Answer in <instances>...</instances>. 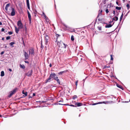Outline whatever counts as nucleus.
Returning a JSON list of instances; mask_svg holds the SVG:
<instances>
[{"label": "nucleus", "mask_w": 130, "mask_h": 130, "mask_svg": "<svg viewBox=\"0 0 130 130\" xmlns=\"http://www.w3.org/2000/svg\"><path fill=\"white\" fill-rule=\"evenodd\" d=\"M56 76V75L55 73H51L49 77L45 80V83H47L50 82L52 78H53L52 79H54Z\"/></svg>", "instance_id": "1"}, {"label": "nucleus", "mask_w": 130, "mask_h": 130, "mask_svg": "<svg viewBox=\"0 0 130 130\" xmlns=\"http://www.w3.org/2000/svg\"><path fill=\"white\" fill-rule=\"evenodd\" d=\"M18 89L17 88H15L13 90L10 91V94L8 96V97L9 98H10L12 95L16 92Z\"/></svg>", "instance_id": "2"}, {"label": "nucleus", "mask_w": 130, "mask_h": 130, "mask_svg": "<svg viewBox=\"0 0 130 130\" xmlns=\"http://www.w3.org/2000/svg\"><path fill=\"white\" fill-rule=\"evenodd\" d=\"M29 54L31 56H34L35 55V52L34 49L32 48H31L28 50Z\"/></svg>", "instance_id": "3"}, {"label": "nucleus", "mask_w": 130, "mask_h": 130, "mask_svg": "<svg viewBox=\"0 0 130 130\" xmlns=\"http://www.w3.org/2000/svg\"><path fill=\"white\" fill-rule=\"evenodd\" d=\"M17 24L19 26V28L22 29L23 28V25L21 20H19L18 21Z\"/></svg>", "instance_id": "4"}, {"label": "nucleus", "mask_w": 130, "mask_h": 130, "mask_svg": "<svg viewBox=\"0 0 130 130\" xmlns=\"http://www.w3.org/2000/svg\"><path fill=\"white\" fill-rule=\"evenodd\" d=\"M32 70L31 69L29 70L27 73H26L25 74L28 77H30L32 75Z\"/></svg>", "instance_id": "5"}, {"label": "nucleus", "mask_w": 130, "mask_h": 130, "mask_svg": "<svg viewBox=\"0 0 130 130\" xmlns=\"http://www.w3.org/2000/svg\"><path fill=\"white\" fill-rule=\"evenodd\" d=\"M28 17L29 19V23L30 24L31 23V16L28 10H27Z\"/></svg>", "instance_id": "6"}, {"label": "nucleus", "mask_w": 130, "mask_h": 130, "mask_svg": "<svg viewBox=\"0 0 130 130\" xmlns=\"http://www.w3.org/2000/svg\"><path fill=\"white\" fill-rule=\"evenodd\" d=\"M108 101H103L102 102H99L98 103H94L92 104V105H94L98 104H106V103H108Z\"/></svg>", "instance_id": "7"}, {"label": "nucleus", "mask_w": 130, "mask_h": 130, "mask_svg": "<svg viewBox=\"0 0 130 130\" xmlns=\"http://www.w3.org/2000/svg\"><path fill=\"white\" fill-rule=\"evenodd\" d=\"M44 37L45 44H46L47 45L48 42V40L49 39V37L48 36H44Z\"/></svg>", "instance_id": "8"}, {"label": "nucleus", "mask_w": 130, "mask_h": 130, "mask_svg": "<svg viewBox=\"0 0 130 130\" xmlns=\"http://www.w3.org/2000/svg\"><path fill=\"white\" fill-rule=\"evenodd\" d=\"M11 15L14 16L15 15V11L14 9L13 8H11Z\"/></svg>", "instance_id": "9"}, {"label": "nucleus", "mask_w": 130, "mask_h": 130, "mask_svg": "<svg viewBox=\"0 0 130 130\" xmlns=\"http://www.w3.org/2000/svg\"><path fill=\"white\" fill-rule=\"evenodd\" d=\"M24 52L25 58L24 59L26 60L28 59L29 58V55L26 52L24 51Z\"/></svg>", "instance_id": "10"}, {"label": "nucleus", "mask_w": 130, "mask_h": 130, "mask_svg": "<svg viewBox=\"0 0 130 130\" xmlns=\"http://www.w3.org/2000/svg\"><path fill=\"white\" fill-rule=\"evenodd\" d=\"M102 10H99V13H98V15L96 19L95 20L94 22V23H95V24L96 23V22L97 21V18H98L100 15H102Z\"/></svg>", "instance_id": "11"}, {"label": "nucleus", "mask_w": 130, "mask_h": 130, "mask_svg": "<svg viewBox=\"0 0 130 130\" xmlns=\"http://www.w3.org/2000/svg\"><path fill=\"white\" fill-rule=\"evenodd\" d=\"M74 102L75 103V104L76 105H77L76 106V107H79L83 105V104L81 103H76L75 102Z\"/></svg>", "instance_id": "12"}, {"label": "nucleus", "mask_w": 130, "mask_h": 130, "mask_svg": "<svg viewBox=\"0 0 130 130\" xmlns=\"http://www.w3.org/2000/svg\"><path fill=\"white\" fill-rule=\"evenodd\" d=\"M114 23L115 22H113L112 24H107V25L105 26V27L106 28H107L111 27L112 26V25L114 24Z\"/></svg>", "instance_id": "13"}, {"label": "nucleus", "mask_w": 130, "mask_h": 130, "mask_svg": "<svg viewBox=\"0 0 130 130\" xmlns=\"http://www.w3.org/2000/svg\"><path fill=\"white\" fill-rule=\"evenodd\" d=\"M26 2L28 8L29 10H30V7L29 3V0H26Z\"/></svg>", "instance_id": "14"}, {"label": "nucleus", "mask_w": 130, "mask_h": 130, "mask_svg": "<svg viewBox=\"0 0 130 130\" xmlns=\"http://www.w3.org/2000/svg\"><path fill=\"white\" fill-rule=\"evenodd\" d=\"M15 28V31L16 33L17 34L18 33L20 29H21V28H19V27L17 28L16 26H14Z\"/></svg>", "instance_id": "15"}, {"label": "nucleus", "mask_w": 130, "mask_h": 130, "mask_svg": "<svg viewBox=\"0 0 130 130\" xmlns=\"http://www.w3.org/2000/svg\"><path fill=\"white\" fill-rule=\"evenodd\" d=\"M22 93L23 94H24L25 95H23V96L25 97L27 95V92L26 91H24V90L22 91Z\"/></svg>", "instance_id": "16"}, {"label": "nucleus", "mask_w": 130, "mask_h": 130, "mask_svg": "<svg viewBox=\"0 0 130 130\" xmlns=\"http://www.w3.org/2000/svg\"><path fill=\"white\" fill-rule=\"evenodd\" d=\"M112 19V21H117L118 20V18L117 16H115Z\"/></svg>", "instance_id": "17"}, {"label": "nucleus", "mask_w": 130, "mask_h": 130, "mask_svg": "<svg viewBox=\"0 0 130 130\" xmlns=\"http://www.w3.org/2000/svg\"><path fill=\"white\" fill-rule=\"evenodd\" d=\"M10 5V4L9 3L8 4L6 5L5 7V9L6 11H7L8 10V8L9 6Z\"/></svg>", "instance_id": "18"}, {"label": "nucleus", "mask_w": 130, "mask_h": 130, "mask_svg": "<svg viewBox=\"0 0 130 130\" xmlns=\"http://www.w3.org/2000/svg\"><path fill=\"white\" fill-rule=\"evenodd\" d=\"M116 86H117V87H118L119 88L122 89L123 90V88L122 87V86H121L120 85H119L118 84H116Z\"/></svg>", "instance_id": "19"}, {"label": "nucleus", "mask_w": 130, "mask_h": 130, "mask_svg": "<svg viewBox=\"0 0 130 130\" xmlns=\"http://www.w3.org/2000/svg\"><path fill=\"white\" fill-rule=\"evenodd\" d=\"M19 66L21 68L23 69H24L25 68V66L23 64L22 65L21 64H20Z\"/></svg>", "instance_id": "20"}, {"label": "nucleus", "mask_w": 130, "mask_h": 130, "mask_svg": "<svg viewBox=\"0 0 130 130\" xmlns=\"http://www.w3.org/2000/svg\"><path fill=\"white\" fill-rule=\"evenodd\" d=\"M5 75V73L4 71H2L1 72V76L3 77Z\"/></svg>", "instance_id": "21"}, {"label": "nucleus", "mask_w": 130, "mask_h": 130, "mask_svg": "<svg viewBox=\"0 0 130 130\" xmlns=\"http://www.w3.org/2000/svg\"><path fill=\"white\" fill-rule=\"evenodd\" d=\"M67 72V71H61L59 73H58L59 75H61L63 73H65Z\"/></svg>", "instance_id": "22"}, {"label": "nucleus", "mask_w": 130, "mask_h": 130, "mask_svg": "<svg viewBox=\"0 0 130 130\" xmlns=\"http://www.w3.org/2000/svg\"><path fill=\"white\" fill-rule=\"evenodd\" d=\"M56 41L55 42H56L57 41V39H58V37H59V36H60V35L58 34H56Z\"/></svg>", "instance_id": "23"}, {"label": "nucleus", "mask_w": 130, "mask_h": 130, "mask_svg": "<svg viewBox=\"0 0 130 130\" xmlns=\"http://www.w3.org/2000/svg\"><path fill=\"white\" fill-rule=\"evenodd\" d=\"M64 105H69V106H72V107H76V105H72V104H71V105H68V104H64Z\"/></svg>", "instance_id": "24"}, {"label": "nucleus", "mask_w": 130, "mask_h": 130, "mask_svg": "<svg viewBox=\"0 0 130 130\" xmlns=\"http://www.w3.org/2000/svg\"><path fill=\"white\" fill-rule=\"evenodd\" d=\"M123 13H122L121 17H120V22H121V21L123 18Z\"/></svg>", "instance_id": "25"}, {"label": "nucleus", "mask_w": 130, "mask_h": 130, "mask_svg": "<svg viewBox=\"0 0 130 130\" xmlns=\"http://www.w3.org/2000/svg\"><path fill=\"white\" fill-rule=\"evenodd\" d=\"M116 9H117L118 10H121V7H118V6H116Z\"/></svg>", "instance_id": "26"}, {"label": "nucleus", "mask_w": 130, "mask_h": 130, "mask_svg": "<svg viewBox=\"0 0 130 130\" xmlns=\"http://www.w3.org/2000/svg\"><path fill=\"white\" fill-rule=\"evenodd\" d=\"M14 44H15V43L14 42H11L9 44H10V45L11 46H12V47H13V46L12 45Z\"/></svg>", "instance_id": "27"}, {"label": "nucleus", "mask_w": 130, "mask_h": 130, "mask_svg": "<svg viewBox=\"0 0 130 130\" xmlns=\"http://www.w3.org/2000/svg\"><path fill=\"white\" fill-rule=\"evenodd\" d=\"M74 37L73 35H72L71 37V40L72 41H73L74 40Z\"/></svg>", "instance_id": "28"}, {"label": "nucleus", "mask_w": 130, "mask_h": 130, "mask_svg": "<svg viewBox=\"0 0 130 130\" xmlns=\"http://www.w3.org/2000/svg\"><path fill=\"white\" fill-rule=\"evenodd\" d=\"M42 15L45 18H46V15L43 12H42Z\"/></svg>", "instance_id": "29"}, {"label": "nucleus", "mask_w": 130, "mask_h": 130, "mask_svg": "<svg viewBox=\"0 0 130 130\" xmlns=\"http://www.w3.org/2000/svg\"><path fill=\"white\" fill-rule=\"evenodd\" d=\"M110 67V66H105L104 67L103 69H105V68H109Z\"/></svg>", "instance_id": "30"}, {"label": "nucleus", "mask_w": 130, "mask_h": 130, "mask_svg": "<svg viewBox=\"0 0 130 130\" xmlns=\"http://www.w3.org/2000/svg\"><path fill=\"white\" fill-rule=\"evenodd\" d=\"M77 98V96L76 95H74L72 97V99L73 100H75V99Z\"/></svg>", "instance_id": "31"}, {"label": "nucleus", "mask_w": 130, "mask_h": 130, "mask_svg": "<svg viewBox=\"0 0 130 130\" xmlns=\"http://www.w3.org/2000/svg\"><path fill=\"white\" fill-rule=\"evenodd\" d=\"M56 42L57 43L58 45L60 47L61 43V41L60 42H58L57 41Z\"/></svg>", "instance_id": "32"}, {"label": "nucleus", "mask_w": 130, "mask_h": 130, "mask_svg": "<svg viewBox=\"0 0 130 130\" xmlns=\"http://www.w3.org/2000/svg\"><path fill=\"white\" fill-rule=\"evenodd\" d=\"M126 6H127V9L128 10L129 8V7H130L129 5L128 4H127L126 5Z\"/></svg>", "instance_id": "33"}, {"label": "nucleus", "mask_w": 130, "mask_h": 130, "mask_svg": "<svg viewBox=\"0 0 130 130\" xmlns=\"http://www.w3.org/2000/svg\"><path fill=\"white\" fill-rule=\"evenodd\" d=\"M56 81H57V83H58V84L59 85H60V81L59 79H57V80H56Z\"/></svg>", "instance_id": "34"}, {"label": "nucleus", "mask_w": 130, "mask_h": 130, "mask_svg": "<svg viewBox=\"0 0 130 130\" xmlns=\"http://www.w3.org/2000/svg\"><path fill=\"white\" fill-rule=\"evenodd\" d=\"M59 79L58 78V77L56 76L54 79L55 80H57V79Z\"/></svg>", "instance_id": "35"}, {"label": "nucleus", "mask_w": 130, "mask_h": 130, "mask_svg": "<svg viewBox=\"0 0 130 130\" xmlns=\"http://www.w3.org/2000/svg\"><path fill=\"white\" fill-rule=\"evenodd\" d=\"M10 37L9 36H7L6 38V39L7 40H8L10 39Z\"/></svg>", "instance_id": "36"}, {"label": "nucleus", "mask_w": 130, "mask_h": 130, "mask_svg": "<svg viewBox=\"0 0 130 130\" xmlns=\"http://www.w3.org/2000/svg\"><path fill=\"white\" fill-rule=\"evenodd\" d=\"M55 105H64V104H61V103H55Z\"/></svg>", "instance_id": "37"}, {"label": "nucleus", "mask_w": 130, "mask_h": 130, "mask_svg": "<svg viewBox=\"0 0 130 130\" xmlns=\"http://www.w3.org/2000/svg\"><path fill=\"white\" fill-rule=\"evenodd\" d=\"M62 24L63 25V26H65L66 28H69V27H68V26L67 25H66L65 24H64L63 23Z\"/></svg>", "instance_id": "38"}, {"label": "nucleus", "mask_w": 130, "mask_h": 130, "mask_svg": "<svg viewBox=\"0 0 130 130\" xmlns=\"http://www.w3.org/2000/svg\"><path fill=\"white\" fill-rule=\"evenodd\" d=\"M41 48H43L44 47V46H43V45L42 44V41H41Z\"/></svg>", "instance_id": "39"}, {"label": "nucleus", "mask_w": 130, "mask_h": 130, "mask_svg": "<svg viewBox=\"0 0 130 130\" xmlns=\"http://www.w3.org/2000/svg\"><path fill=\"white\" fill-rule=\"evenodd\" d=\"M105 11L106 13L107 14L109 12V11L108 9H106V10Z\"/></svg>", "instance_id": "40"}, {"label": "nucleus", "mask_w": 130, "mask_h": 130, "mask_svg": "<svg viewBox=\"0 0 130 130\" xmlns=\"http://www.w3.org/2000/svg\"><path fill=\"white\" fill-rule=\"evenodd\" d=\"M98 29L99 30H101V27H98Z\"/></svg>", "instance_id": "41"}, {"label": "nucleus", "mask_w": 130, "mask_h": 130, "mask_svg": "<svg viewBox=\"0 0 130 130\" xmlns=\"http://www.w3.org/2000/svg\"><path fill=\"white\" fill-rule=\"evenodd\" d=\"M8 33L9 35H11L12 34L13 32L12 31H10L8 32Z\"/></svg>", "instance_id": "42"}, {"label": "nucleus", "mask_w": 130, "mask_h": 130, "mask_svg": "<svg viewBox=\"0 0 130 130\" xmlns=\"http://www.w3.org/2000/svg\"><path fill=\"white\" fill-rule=\"evenodd\" d=\"M130 11V10L125 15V16L126 17L128 15V13H129Z\"/></svg>", "instance_id": "43"}, {"label": "nucleus", "mask_w": 130, "mask_h": 130, "mask_svg": "<svg viewBox=\"0 0 130 130\" xmlns=\"http://www.w3.org/2000/svg\"><path fill=\"white\" fill-rule=\"evenodd\" d=\"M106 0H103V3L104 4H105L106 3Z\"/></svg>", "instance_id": "44"}, {"label": "nucleus", "mask_w": 130, "mask_h": 130, "mask_svg": "<svg viewBox=\"0 0 130 130\" xmlns=\"http://www.w3.org/2000/svg\"><path fill=\"white\" fill-rule=\"evenodd\" d=\"M43 35H45V36H48V34L45 33H44V34H43Z\"/></svg>", "instance_id": "45"}, {"label": "nucleus", "mask_w": 130, "mask_h": 130, "mask_svg": "<svg viewBox=\"0 0 130 130\" xmlns=\"http://www.w3.org/2000/svg\"><path fill=\"white\" fill-rule=\"evenodd\" d=\"M111 60H113V58L112 57V55H111Z\"/></svg>", "instance_id": "46"}, {"label": "nucleus", "mask_w": 130, "mask_h": 130, "mask_svg": "<svg viewBox=\"0 0 130 130\" xmlns=\"http://www.w3.org/2000/svg\"><path fill=\"white\" fill-rule=\"evenodd\" d=\"M63 45H64V48H66V45H65V44L64 43H63Z\"/></svg>", "instance_id": "47"}, {"label": "nucleus", "mask_w": 130, "mask_h": 130, "mask_svg": "<svg viewBox=\"0 0 130 130\" xmlns=\"http://www.w3.org/2000/svg\"><path fill=\"white\" fill-rule=\"evenodd\" d=\"M4 53V51H2V52H1L0 54L1 55H2Z\"/></svg>", "instance_id": "48"}, {"label": "nucleus", "mask_w": 130, "mask_h": 130, "mask_svg": "<svg viewBox=\"0 0 130 130\" xmlns=\"http://www.w3.org/2000/svg\"><path fill=\"white\" fill-rule=\"evenodd\" d=\"M4 30H5V29H4L3 28H2V29H1V31H2V32L4 31Z\"/></svg>", "instance_id": "49"}, {"label": "nucleus", "mask_w": 130, "mask_h": 130, "mask_svg": "<svg viewBox=\"0 0 130 130\" xmlns=\"http://www.w3.org/2000/svg\"><path fill=\"white\" fill-rule=\"evenodd\" d=\"M113 13L114 14V15H115V12L114 10L113 11Z\"/></svg>", "instance_id": "50"}, {"label": "nucleus", "mask_w": 130, "mask_h": 130, "mask_svg": "<svg viewBox=\"0 0 130 130\" xmlns=\"http://www.w3.org/2000/svg\"><path fill=\"white\" fill-rule=\"evenodd\" d=\"M46 18H44L45 19V20H46V21H47V20H48V18L47 17V16H46Z\"/></svg>", "instance_id": "51"}, {"label": "nucleus", "mask_w": 130, "mask_h": 130, "mask_svg": "<svg viewBox=\"0 0 130 130\" xmlns=\"http://www.w3.org/2000/svg\"><path fill=\"white\" fill-rule=\"evenodd\" d=\"M25 29L26 31L27 29V28L26 26H25Z\"/></svg>", "instance_id": "52"}, {"label": "nucleus", "mask_w": 130, "mask_h": 130, "mask_svg": "<svg viewBox=\"0 0 130 130\" xmlns=\"http://www.w3.org/2000/svg\"><path fill=\"white\" fill-rule=\"evenodd\" d=\"M24 61L25 63H29V62L28 61Z\"/></svg>", "instance_id": "53"}, {"label": "nucleus", "mask_w": 130, "mask_h": 130, "mask_svg": "<svg viewBox=\"0 0 130 130\" xmlns=\"http://www.w3.org/2000/svg\"><path fill=\"white\" fill-rule=\"evenodd\" d=\"M78 81H77L76 82V83H75V85H76V86H77V83H78Z\"/></svg>", "instance_id": "54"}, {"label": "nucleus", "mask_w": 130, "mask_h": 130, "mask_svg": "<svg viewBox=\"0 0 130 130\" xmlns=\"http://www.w3.org/2000/svg\"><path fill=\"white\" fill-rule=\"evenodd\" d=\"M63 100H61V101H59V102H63Z\"/></svg>", "instance_id": "55"}, {"label": "nucleus", "mask_w": 130, "mask_h": 130, "mask_svg": "<svg viewBox=\"0 0 130 130\" xmlns=\"http://www.w3.org/2000/svg\"><path fill=\"white\" fill-rule=\"evenodd\" d=\"M35 96V93H33V96Z\"/></svg>", "instance_id": "56"}, {"label": "nucleus", "mask_w": 130, "mask_h": 130, "mask_svg": "<svg viewBox=\"0 0 130 130\" xmlns=\"http://www.w3.org/2000/svg\"><path fill=\"white\" fill-rule=\"evenodd\" d=\"M98 20L99 21H101L102 20V19H98Z\"/></svg>", "instance_id": "57"}, {"label": "nucleus", "mask_w": 130, "mask_h": 130, "mask_svg": "<svg viewBox=\"0 0 130 130\" xmlns=\"http://www.w3.org/2000/svg\"><path fill=\"white\" fill-rule=\"evenodd\" d=\"M116 3L118 6H119V5L118 4V1H116Z\"/></svg>", "instance_id": "58"}, {"label": "nucleus", "mask_w": 130, "mask_h": 130, "mask_svg": "<svg viewBox=\"0 0 130 130\" xmlns=\"http://www.w3.org/2000/svg\"><path fill=\"white\" fill-rule=\"evenodd\" d=\"M9 70L10 72H11L12 71V69H9Z\"/></svg>", "instance_id": "59"}, {"label": "nucleus", "mask_w": 130, "mask_h": 130, "mask_svg": "<svg viewBox=\"0 0 130 130\" xmlns=\"http://www.w3.org/2000/svg\"><path fill=\"white\" fill-rule=\"evenodd\" d=\"M4 39H5V38L4 37H3L2 39V40H4Z\"/></svg>", "instance_id": "60"}, {"label": "nucleus", "mask_w": 130, "mask_h": 130, "mask_svg": "<svg viewBox=\"0 0 130 130\" xmlns=\"http://www.w3.org/2000/svg\"><path fill=\"white\" fill-rule=\"evenodd\" d=\"M49 66L50 67H52V65L51 63L50 64Z\"/></svg>", "instance_id": "61"}, {"label": "nucleus", "mask_w": 130, "mask_h": 130, "mask_svg": "<svg viewBox=\"0 0 130 130\" xmlns=\"http://www.w3.org/2000/svg\"><path fill=\"white\" fill-rule=\"evenodd\" d=\"M32 96H29V99H30V98H32Z\"/></svg>", "instance_id": "62"}, {"label": "nucleus", "mask_w": 130, "mask_h": 130, "mask_svg": "<svg viewBox=\"0 0 130 130\" xmlns=\"http://www.w3.org/2000/svg\"><path fill=\"white\" fill-rule=\"evenodd\" d=\"M113 21H112H112H110V22H109V23H110V24L112 22H113Z\"/></svg>", "instance_id": "63"}, {"label": "nucleus", "mask_w": 130, "mask_h": 130, "mask_svg": "<svg viewBox=\"0 0 130 130\" xmlns=\"http://www.w3.org/2000/svg\"><path fill=\"white\" fill-rule=\"evenodd\" d=\"M2 22H0V25H2Z\"/></svg>", "instance_id": "64"}]
</instances>
